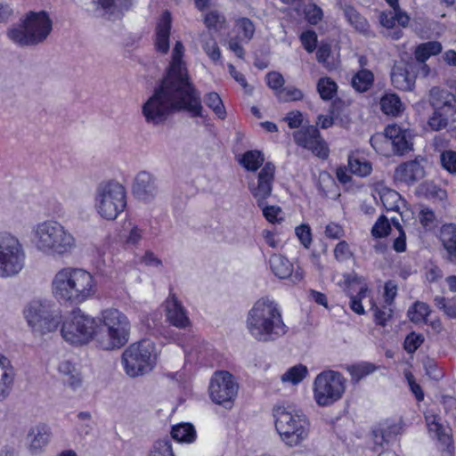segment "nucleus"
Listing matches in <instances>:
<instances>
[{"mask_svg":"<svg viewBox=\"0 0 456 456\" xmlns=\"http://www.w3.org/2000/svg\"><path fill=\"white\" fill-rule=\"evenodd\" d=\"M98 323L96 320L84 313L81 309H74L62 322L61 333L62 338L71 345L83 346L88 344L96 334Z\"/></svg>","mask_w":456,"mask_h":456,"instance_id":"obj_11","label":"nucleus"},{"mask_svg":"<svg viewBox=\"0 0 456 456\" xmlns=\"http://www.w3.org/2000/svg\"><path fill=\"white\" fill-rule=\"evenodd\" d=\"M429 104L433 113L428 126L432 131L446 129L450 136L456 139V98L453 94L439 87L429 92Z\"/></svg>","mask_w":456,"mask_h":456,"instance_id":"obj_7","label":"nucleus"},{"mask_svg":"<svg viewBox=\"0 0 456 456\" xmlns=\"http://www.w3.org/2000/svg\"><path fill=\"white\" fill-rule=\"evenodd\" d=\"M102 326L107 330V337L97 336V346L103 350L122 347L129 340L130 322L127 317L118 309L110 308L102 312Z\"/></svg>","mask_w":456,"mask_h":456,"instance_id":"obj_9","label":"nucleus"},{"mask_svg":"<svg viewBox=\"0 0 456 456\" xmlns=\"http://www.w3.org/2000/svg\"><path fill=\"white\" fill-rule=\"evenodd\" d=\"M424 176V167L416 159L399 165L395 171V179L408 184L413 183Z\"/></svg>","mask_w":456,"mask_h":456,"instance_id":"obj_27","label":"nucleus"},{"mask_svg":"<svg viewBox=\"0 0 456 456\" xmlns=\"http://www.w3.org/2000/svg\"><path fill=\"white\" fill-rule=\"evenodd\" d=\"M342 10L346 20L356 31L363 35H369L370 24L368 20L352 4H345Z\"/></svg>","mask_w":456,"mask_h":456,"instance_id":"obj_31","label":"nucleus"},{"mask_svg":"<svg viewBox=\"0 0 456 456\" xmlns=\"http://www.w3.org/2000/svg\"><path fill=\"white\" fill-rule=\"evenodd\" d=\"M324 234L329 239L339 240L345 236V230L337 223H330L325 227Z\"/></svg>","mask_w":456,"mask_h":456,"instance_id":"obj_61","label":"nucleus"},{"mask_svg":"<svg viewBox=\"0 0 456 456\" xmlns=\"http://www.w3.org/2000/svg\"><path fill=\"white\" fill-rule=\"evenodd\" d=\"M391 231V224L387 217L381 215L371 228V235L374 238L380 239L387 236Z\"/></svg>","mask_w":456,"mask_h":456,"instance_id":"obj_49","label":"nucleus"},{"mask_svg":"<svg viewBox=\"0 0 456 456\" xmlns=\"http://www.w3.org/2000/svg\"><path fill=\"white\" fill-rule=\"evenodd\" d=\"M338 85L330 77H321L317 83V91L323 101L331 100L337 94Z\"/></svg>","mask_w":456,"mask_h":456,"instance_id":"obj_42","label":"nucleus"},{"mask_svg":"<svg viewBox=\"0 0 456 456\" xmlns=\"http://www.w3.org/2000/svg\"><path fill=\"white\" fill-rule=\"evenodd\" d=\"M430 312V307L427 303L416 301L409 307L407 316L413 323H427Z\"/></svg>","mask_w":456,"mask_h":456,"instance_id":"obj_38","label":"nucleus"},{"mask_svg":"<svg viewBox=\"0 0 456 456\" xmlns=\"http://www.w3.org/2000/svg\"><path fill=\"white\" fill-rule=\"evenodd\" d=\"M308 374V369L304 364H297L289 368L284 374H282L281 379L282 382H289L293 385L300 383Z\"/></svg>","mask_w":456,"mask_h":456,"instance_id":"obj_41","label":"nucleus"},{"mask_svg":"<svg viewBox=\"0 0 456 456\" xmlns=\"http://www.w3.org/2000/svg\"><path fill=\"white\" fill-rule=\"evenodd\" d=\"M50 428L43 423L32 427L28 433L29 442V451L33 454L41 452L42 449L49 443Z\"/></svg>","mask_w":456,"mask_h":456,"instance_id":"obj_29","label":"nucleus"},{"mask_svg":"<svg viewBox=\"0 0 456 456\" xmlns=\"http://www.w3.org/2000/svg\"><path fill=\"white\" fill-rule=\"evenodd\" d=\"M52 29L53 21L45 11H30L7 30V37L20 46H34L43 43Z\"/></svg>","mask_w":456,"mask_h":456,"instance_id":"obj_5","label":"nucleus"},{"mask_svg":"<svg viewBox=\"0 0 456 456\" xmlns=\"http://www.w3.org/2000/svg\"><path fill=\"white\" fill-rule=\"evenodd\" d=\"M346 390V379L335 370H323L314 381V396L319 406H330L341 399Z\"/></svg>","mask_w":456,"mask_h":456,"instance_id":"obj_14","label":"nucleus"},{"mask_svg":"<svg viewBox=\"0 0 456 456\" xmlns=\"http://www.w3.org/2000/svg\"><path fill=\"white\" fill-rule=\"evenodd\" d=\"M26 253L20 240L10 232H0V277L18 274L24 267Z\"/></svg>","mask_w":456,"mask_h":456,"instance_id":"obj_13","label":"nucleus"},{"mask_svg":"<svg viewBox=\"0 0 456 456\" xmlns=\"http://www.w3.org/2000/svg\"><path fill=\"white\" fill-rule=\"evenodd\" d=\"M171 28V13L168 11H165L157 22L154 38V47L161 54H167L169 52Z\"/></svg>","mask_w":456,"mask_h":456,"instance_id":"obj_23","label":"nucleus"},{"mask_svg":"<svg viewBox=\"0 0 456 456\" xmlns=\"http://www.w3.org/2000/svg\"><path fill=\"white\" fill-rule=\"evenodd\" d=\"M398 286L395 281L389 280L384 285V302L387 306L394 304L396 297Z\"/></svg>","mask_w":456,"mask_h":456,"instance_id":"obj_55","label":"nucleus"},{"mask_svg":"<svg viewBox=\"0 0 456 456\" xmlns=\"http://www.w3.org/2000/svg\"><path fill=\"white\" fill-rule=\"evenodd\" d=\"M180 111L188 112L191 118H206L200 92L163 79L142 106L146 123L152 126L163 125L171 114Z\"/></svg>","mask_w":456,"mask_h":456,"instance_id":"obj_1","label":"nucleus"},{"mask_svg":"<svg viewBox=\"0 0 456 456\" xmlns=\"http://www.w3.org/2000/svg\"><path fill=\"white\" fill-rule=\"evenodd\" d=\"M304 14L306 21L310 25H317L323 19V11L316 4H308L304 9Z\"/></svg>","mask_w":456,"mask_h":456,"instance_id":"obj_48","label":"nucleus"},{"mask_svg":"<svg viewBox=\"0 0 456 456\" xmlns=\"http://www.w3.org/2000/svg\"><path fill=\"white\" fill-rule=\"evenodd\" d=\"M267 86L275 91V94L283 88L285 80L282 75L276 71H271L266 74Z\"/></svg>","mask_w":456,"mask_h":456,"instance_id":"obj_57","label":"nucleus"},{"mask_svg":"<svg viewBox=\"0 0 456 456\" xmlns=\"http://www.w3.org/2000/svg\"><path fill=\"white\" fill-rule=\"evenodd\" d=\"M348 167L352 174L359 176H367L372 170L370 161L353 156H349L348 158Z\"/></svg>","mask_w":456,"mask_h":456,"instance_id":"obj_43","label":"nucleus"},{"mask_svg":"<svg viewBox=\"0 0 456 456\" xmlns=\"http://www.w3.org/2000/svg\"><path fill=\"white\" fill-rule=\"evenodd\" d=\"M274 174L275 166L272 162H266L258 172L256 178L248 181V190L257 206L263 205V200H266L272 195Z\"/></svg>","mask_w":456,"mask_h":456,"instance_id":"obj_17","label":"nucleus"},{"mask_svg":"<svg viewBox=\"0 0 456 456\" xmlns=\"http://www.w3.org/2000/svg\"><path fill=\"white\" fill-rule=\"evenodd\" d=\"M334 256L338 261H346L352 257L353 253L346 240L339 241L334 248Z\"/></svg>","mask_w":456,"mask_h":456,"instance_id":"obj_59","label":"nucleus"},{"mask_svg":"<svg viewBox=\"0 0 456 456\" xmlns=\"http://www.w3.org/2000/svg\"><path fill=\"white\" fill-rule=\"evenodd\" d=\"M170 434L174 440L184 444H191L194 442L197 437L196 429L190 422H182L174 425Z\"/></svg>","mask_w":456,"mask_h":456,"instance_id":"obj_33","label":"nucleus"},{"mask_svg":"<svg viewBox=\"0 0 456 456\" xmlns=\"http://www.w3.org/2000/svg\"><path fill=\"white\" fill-rule=\"evenodd\" d=\"M293 138L298 146L311 151L315 156L322 159L329 157V149L317 126H301L294 132Z\"/></svg>","mask_w":456,"mask_h":456,"instance_id":"obj_16","label":"nucleus"},{"mask_svg":"<svg viewBox=\"0 0 456 456\" xmlns=\"http://www.w3.org/2000/svg\"><path fill=\"white\" fill-rule=\"evenodd\" d=\"M94 207L102 218L115 220L126 207V188L114 180L101 182L95 189Z\"/></svg>","mask_w":456,"mask_h":456,"instance_id":"obj_8","label":"nucleus"},{"mask_svg":"<svg viewBox=\"0 0 456 456\" xmlns=\"http://www.w3.org/2000/svg\"><path fill=\"white\" fill-rule=\"evenodd\" d=\"M380 200L387 210H396L399 208L397 202L400 200V194L395 190L383 187L379 191Z\"/></svg>","mask_w":456,"mask_h":456,"instance_id":"obj_44","label":"nucleus"},{"mask_svg":"<svg viewBox=\"0 0 456 456\" xmlns=\"http://www.w3.org/2000/svg\"><path fill=\"white\" fill-rule=\"evenodd\" d=\"M31 235L35 248L45 256L66 257L77 248L74 235L55 220L37 223L33 226Z\"/></svg>","mask_w":456,"mask_h":456,"instance_id":"obj_4","label":"nucleus"},{"mask_svg":"<svg viewBox=\"0 0 456 456\" xmlns=\"http://www.w3.org/2000/svg\"><path fill=\"white\" fill-rule=\"evenodd\" d=\"M96 10H101L109 20L120 19L130 10L133 0H92Z\"/></svg>","mask_w":456,"mask_h":456,"instance_id":"obj_26","label":"nucleus"},{"mask_svg":"<svg viewBox=\"0 0 456 456\" xmlns=\"http://www.w3.org/2000/svg\"><path fill=\"white\" fill-rule=\"evenodd\" d=\"M236 26L242 32L245 38L250 40L255 34V25L253 21L246 17L240 18L236 21Z\"/></svg>","mask_w":456,"mask_h":456,"instance_id":"obj_56","label":"nucleus"},{"mask_svg":"<svg viewBox=\"0 0 456 456\" xmlns=\"http://www.w3.org/2000/svg\"><path fill=\"white\" fill-rule=\"evenodd\" d=\"M440 240L446 252L444 259L456 265V224H444L440 231Z\"/></svg>","mask_w":456,"mask_h":456,"instance_id":"obj_30","label":"nucleus"},{"mask_svg":"<svg viewBox=\"0 0 456 456\" xmlns=\"http://www.w3.org/2000/svg\"><path fill=\"white\" fill-rule=\"evenodd\" d=\"M401 431L402 426L400 422L392 419L380 422L372 430L373 451L378 452L379 448H383L385 444L394 441Z\"/></svg>","mask_w":456,"mask_h":456,"instance_id":"obj_21","label":"nucleus"},{"mask_svg":"<svg viewBox=\"0 0 456 456\" xmlns=\"http://www.w3.org/2000/svg\"><path fill=\"white\" fill-rule=\"evenodd\" d=\"M246 326L250 336L262 343L274 342L289 330L280 305L269 297H261L253 305Z\"/></svg>","mask_w":456,"mask_h":456,"instance_id":"obj_2","label":"nucleus"},{"mask_svg":"<svg viewBox=\"0 0 456 456\" xmlns=\"http://www.w3.org/2000/svg\"><path fill=\"white\" fill-rule=\"evenodd\" d=\"M276 96L281 102L299 101L303 98V92L293 86L283 87L276 93Z\"/></svg>","mask_w":456,"mask_h":456,"instance_id":"obj_51","label":"nucleus"},{"mask_svg":"<svg viewBox=\"0 0 456 456\" xmlns=\"http://www.w3.org/2000/svg\"><path fill=\"white\" fill-rule=\"evenodd\" d=\"M156 347L151 339L131 344L122 354V364L131 378L142 376L155 366Z\"/></svg>","mask_w":456,"mask_h":456,"instance_id":"obj_10","label":"nucleus"},{"mask_svg":"<svg viewBox=\"0 0 456 456\" xmlns=\"http://www.w3.org/2000/svg\"><path fill=\"white\" fill-rule=\"evenodd\" d=\"M262 209L263 216L270 223H276L278 221V215L281 212V209L278 206H269L266 200H263V205L258 206Z\"/></svg>","mask_w":456,"mask_h":456,"instance_id":"obj_58","label":"nucleus"},{"mask_svg":"<svg viewBox=\"0 0 456 456\" xmlns=\"http://www.w3.org/2000/svg\"><path fill=\"white\" fill-rule=\"evenodd\" d=\"M387 134L395 154L404 155L412 150L411 133L408 129H403L396 124L388 125Z\"/></svg>","mask_w":456,"mask_h":456,"instance_id":"obj_24","label":"nucleus"},{"mask_svg":"<svg viewBox=\"0 0 456 456\" xmlns=\"http://www.w3.org/2000/svg\"><path fill=\"white\" fill-rule=\"evenodd\" d=\"M424 341L425 338L421 333L411 331L404 338L403 349L408 354H413L420 347Z\"/></svg>","mask_w":456,"mask_h":456,"instance_id":"obj_47","label":"nucleus"},{"mask_svg":"<svg viewBox=\"0 0 456 456\" xmlns=\"http://www.w3.org/2000/svg\"><path fill=\"white\" fill-rule=\"evenodd\" d=\"M373 82V73L367 69H362L354 75L351 84L355 91L364 93L372 86Z\"/></svg>","mask_w":456,"mask_h":456,"instance_id":"obj_37","label":"nucleus"},{"mask_svg":"<svg viewBox=\"0 0 456 456\" xmlns=\"http://www.w3.org/2000/svg\"><path fill=\"white\" fill-rule=\"evenodd\" d=\"M208 389L209 396L215 403L231 409L238 395L239 384L231 372L216 370L210 379Z\"/></svg>","mask_w":456,"mask_h":456,"instance_id":"obj_15","label":"nucleus"},{"mask_svg":"<svg viewBox=\"0 0 456 456\" xmlns=\"http://www.w3.org/2000/svg\"><path fill=\"white\" fill-rule=\"evenodd\" d=\"M239 164L248 171L256 172L265 162L264 153L257 150L245 151L239 159Z\"/></svg>","mask_w":456,"mask_h":456,"instance_id":"obj_34","label":"nucleus"},{"mask_svg":"<svg viewBox=\"0 0 456 456\" xmlns=\"http://www.w3.org/2000/svg\"><path fill=\"white\" fill-rule=\"evenodd\" d=\"M166 312L167 320L171 325L178 329H184L190 325L186 310L175 294H170L167 299Z\"/></svg>","mask_w":456,"mask_h":456,"instance_id":"obj_25","label":"nucleus"},{"mask_svg":"<svg viewBox=\"0 0 456 456\" xmlns=\"http://www.w3.org/2000/svg\"><path fill=\"white\" fill-rule=\"evenodd\" d=\"M346 370L351 376L352 381L358 383L366 376L373 373L377 370V366L369 362H362L347 366Z\"/></svg>","mask_w":456,"mask_h":456,"instance_id":"obj_39","label":"nucleus"},{"mask_svg":"<svg viewBox=\"0 0 456 456\" xmlns=\"http://www.w3.org/2000/svg\"><path fill=\"white\" fill-rule=\"evenodd\" d=\"M10 361L0 354V400L8 395V389L13 381Z\"/></svg>","mask_w":456,"mask_h":456,"instance_id":"obj_35","label":"nucleus"},{"mask_svg":"<svg viewBox=\"0 0 456 456\" xmlns=\"http://www.w3.org/2000/svg\"><path fill=\"white\" fill-rule=\"evenodd\" d=\"M295 232L301 244L305 248H309L313 240L311 227L306 224H302L296 228Z\"/></svg>","mask_w":456,"mask_h":456,"instance_id":"obj_54","label":"nucleus"},{"mask_svg":"<svg viewBox=\"0 0 456 456\" xmlns=\"http://www.w3.org/2000/svg\"><path fill=\"white\" fill-rule=\"evenodd\" d=\"M424 368L426 370V374L434 380H440L443 378V373L439 370L437 363L432 360L428 359L424 362Z\"/></svg>","mask_w":456,"mask_h":456,"instance_id":"obj_64","label":"nucleus"},{"mask_svg":"<svg viewBox=\"0 0 456 456\" xmlns=\"http://www.w3.org/2000/svg\"><path fill=\"white\" fill-rule=\"evenodd\" d=\"M299 39L306 52L313 53L316 49L318 40L315 31L311 29L304 31L300 35Z\"/></svg>","mask_w":456,"mask_h":456,"instance_id":"obj_53","label":"nucleus"},{"mask_svg":"<svg viewBox=\"0 0 456 456\" xmlns=\"http://www.w3.org/2000/svg\"><path fill=\"white\" fill-rule=\"evenodd\" d=\"M404 376L408 382L410 389H411V393L414 395L416 400L418 402L423 401L424 392H423L421 387L418 383H416L412 373L411 371H407V372H405Z\"/></svg>","mask_w":456,"mask_h":456,"instance_id":"obj_60","label":"nucleus"},{"mask_svg":"<svg viewBox=\"0 0 456 456\" xmlns=\"http://www.w3.org/2000/svg\"><path fill=\"white\" fill-rule=\"evenodd\" d=\"M273 417L275 428L287 445L290 447L299 445L307 438L310 422L301 411L276 406L273 409Z\"/></svg>","mask_w":456,"mask_h":456,"instance_id":"obj_6","label":"nucleus"},{"mask_svg":"<svg viewBox=\"0 0 456 456\" xmlns=\"http://www.w3.org/2000/svg\"><path fill=\"white\" fill-rule=\"evenodd\" d=\"M203 50L213 61L220 60L221 52L217 43L214 39L205 42L203 45Z\"/></svg>","mask_w":456,"mask_h":456,"instance_id":"obj_62","label":"nucleus"},{"mask_svg":"<svg viewBox=\"0 0 456 456\" xmlns=\"http://www.w3.org/2000/svg\"><path fill=\"white\" fill-rule=\"evenodd\" d=\"M418 64L412 60L395 61L390 73L391 82L395 88L409 92L415 86Z\"/></svg>","mask_w":456,"mask_h":456,"instance_id":"obj_18","label":"nucleus"},{"mask_svg":"<svg viewBox=\"0 0 456 456\" xmlns=\"http://www.w3.org/2000/svg\"><path fill=\"white\" fill-rule=\"evenodd\" d=\"M374 306V321L376 324L385 327L387 325V321L393 315V310L391 308H388L387 311L385 309H380L376 305Z\"/></svg>","mask_w":456,"mask_h":456,"instance_id":"obj_63","label":"nucleus"},{"mask_svg":"<svg viewBox=\"0 0 456 456\" xmlns=\"http://www.w3.org/2000/svg\"><path fill=\"white\" fill-rule=\"evenodd\" d=\"M52 289L59 301L77 305L93 297L97 286L89 272L82 268L64 267L54 275Z\"/></svg>","mask_w":456,"mask_h":456,"instance_id":"obj_3","label":"nucleus"},{"mask_svg":"<svg viewBox=\"0 0 456 456\" xmlns=\"http://www.w3.org/2000/svg\"><path fill=\"white\" fill-rule=\"evenodd\" d=\"M159 192L155 176L147 171L139 172L134 181L133 193L143 202H151Z\"/></svg>","mask_w":456,"mask_h":456,"instance_id":"obj_20","label":"nucleus"},{"mask_svg":"<svg viewBox=\"0 0 456 456\" xmlns=\"http://www.w3.org/2000/svg\"><path fill=\"white\" fill-rule=\"evenodd\" d=\"M183 53L172 50L171 61L162 79L189 90L197 89L190 77L185 62L183 61Z\"/></svg>","mask_w":456,"mask_h":456,"instance_id":"obj_19","label":"nucleus"},{"mask_svg":"<svg viewBox=\"0 0 456 456\" xmlns=\"http://www.w3.org/2000/svg\"><path fill=\"white\" fill-rule=\"evenodd\" d=\"M440 162L444 169L449 174L456 175V151H444L440 155Z\"/></svg>","mask_w":456,"mask_h":456,"instance_id":"obj_50","label":"nucleus"},{"mask_svg":"<svg viewBox=\"0 0 456 456\" xmlns=\"http://www.w3.org/2000/svg\"><path fill=\"white\" fill-rule=\"evenodd\" d=\"M428 431L434 434L438 440V449L441 456H454V446L452 436L446 433L443 425L436 421V417L428 422Z\"/></svg>","mask_w":456,"mask_h":456,"instance_id":"obj_28","label":"nucleus"},{"mask_svg":"<svg viewBox=\"0 0 456 456\" xmlns=\"http://www.w3.org/2000/svg\"><path fill=\"white\" fill-rule=\"evenodd\" d=\"M442 45L438 41H428L419 45L414 51L415 62L418 64H425L426 61L428 60L432 55H436L442 52Z\"/></svg>","mask_w":456,"mask_h":456,"instance_id":"obj_32","label":"nucleus"},{"mask_svg":"<svg viewBox=\"0 0 456 456\" xmlns=\"http://www.w3.org/2000/svg\"><path fill=\"white\" fill-rule=\"evenodd\" d=\"M24 318L34 334L55 331L61 321L59 313L45 300H32L23 310Z\"/></svg>","mask_w":456,"mask_h":456,"instance_id":"obj_12","label":"nucleus"},{"mask_svg":"<svg viewBox=\"0 0 456 456\" xmlns=\"http://www.w3.org/2000/svg\"><path fill=\"white\" fill-rule=\"evenodd\" d=\"M205 104L212 110L216 116L220 119L226 118V110L220 95L216 92H210L204 95Z\"/></svg>","mask_w":456,"mask_h":456,"instance_id":"obj_40","label":"nucleus"},{"mask_svg":"<svg viewBox=\"0 0 456 456\" xmlns=\"http://www.w3.org/2000/svg\"><path fill=\"white\" fill-rule=\"evenodd\" d=\"M370 143L377 153L387 155V150L390 145L387 127L383 134L377 133L373 134L370 139Z\"/></svg>","mask_w":456,"mask_h":456,"instance_id":"obj_45","label":"nucleus"},{"mask_svg":"<svg viewBox=\"0 0 456 456\" xmlns=\"http://www.w3.org/2000/svg\"><path fill=\"white\" fill-rule=\"evenodd\" d=\"M149 456H175L171 440L168 437L156 441Z\"/></svg>","mask_w":456,"mask_h":456,"instance_id":"obj_46","label":"nucleus"},{"mask_svg":"<svg viewBox=\"0 0 456 456\" xmlns=\"http://www.w3.org/2000/svg\"><path fill=\"white\" fill-rule=\"evenodd\" d=\"M269 264L271 271L279 279L290 278L293 283H297L303 279L302 269L297 268L294 270L293 265L282 255H272Z\"/></svg>","mask_w":456,"mask_h":456,"instance_id":"obj_22","label":"nucleus"},{"mask_svg":"<svg viewBox=\"0 0 456 456\" xmlns=\"http://www.w3.org/2000/svg\"><path fill=\"white\" fill-rule=\"evenodd\" d=\"M343 102L341 100H336L332 102L331 104V108H330V116H323V115H319L318 116V125H320V126L322 128V129H327L330 126H332V125L334 124V118H337L338 116V109L339 107V105H341Z\"/></svg>","mask_w":456,"mask_h":456,"instance_id":"obj_52","label":"nucleus"},{"mask_svg":"<svg viewBox=\"0 0 456 456\" xmlns=\"http://www.w3.org/2000/svg\"><path fill=\"white\" fill-rule=\"evenodd\" d=\"M381 110L393 117H397L403 110V103L396 94H386L380 99Z\"/></svg>","mask_w":456,"mask_h":456,"instance_id":"obj_36","label":"nucleus"}]
</instances>
